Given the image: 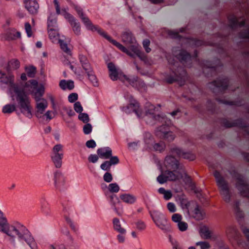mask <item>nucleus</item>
Instances as JSON below:
<instances>
[{
	"mask_svg": "<svg viewBox=\"0 0 249 249\" xmlns=\"http://www.w3.org/2000/svg\"><path fill=\"white\" fill-rule=\"evenodd\" d=\"M0 231L6 234L12 242L17 238L19 241L25 242L32 249H36V243L29 230L23 224L14 222L9 223L0 210Z\"/></svg>",
	"mask_w": 249,
	"mask_h": 249,
	"instance_id": "obj_1",
	"label": "nucleus"
},
{
	"mask_svg": "<svg viewBox=\"0 0 249 249\" xmlns=\"http://www.w3.org/2000/svg\"><path fill=\"white\" fill-rule=\"evenodd\" d=\"M0 82L9 85V92L13 101H16L21 112L29 118L32 117V107L30 104L28 97L24 90L19 88V84L14 83L15 76L9 73L8 74L0 72Z\"/></svg>",
	"mask_w": 249,
	"mask_h": 249,
	"instance_id": "obj_2",
	"label": "nucleus"
},
{
	"mask_svg": "<svg viewBox=\"0 0 249 249\" xmlns=\"http://www.w3.org/2000/svg\"><path fill=\"white\" fill-rule=\"evenodd\" d=\"M99 34L117 47L120 50L126 53L128 55L132 57L137 56L142 60L145 59V56L140 51V46H139L136 42L135 37H133L131 33L125 32L124 33L122 36V41L128 46V49L115 40L112 39L111 37L108 36L104 31V34Z\"/></svg>",
	"mask_w": 249,
	"mask_h": 249,
	"instance_id": "obj_3",
	"label": "nucleus"
},
{
	"mask_svg": "<svg viewBox=\"0 0 249 249\" xmlns=\"http://www.w3.org/2000/svg\"><path fill=\"white\" fill-rule=\"evenodd\" d=\"M128 101L129 104L122 107V111L125 113L130 114L135 112L138 117H143L145 115L149 116L150 118H153L154 117L155 107L153 105L148 104L147 107H148L149 109L144 113L140 108L139 104L131 96L129 97Z\"/></svg>",
	"mask_w": 249,
	"mask_h": 249,
	"instance_id": "obj_4",
	"label": "nucleus"
},
{
	"mask_svg": "<svg viewBox=\"0 0 249 249\" xmlns=\"http://www.w3.org/2000/svg\"><path fill=\"white\" fill-rule=\"evenodd\" d=\"M153 118L156 120L162 123H164L158 127L156 131V135L160 138H163L167 140L168 141H173L175 139V135L173 133L169 131V125L170 124V122L163 116L160 115H155Z\"/></svg>",
	"mask_w": 249,
	"mask_h": 249,
	"instance_id": "obj_5",
	"label": "nucleus"
},
{
	"mask_svg": "<svg viewBox=\"0 0 249 249\" xmlns=\"http://www.w3.org/2000/svg\"><path fill=\"white\" fill-rule=\"evenodd\" d=\"M213 175L216 179L220 194L225 201L229 202L230 200L231 195L228 184L218 172L215 171Z\"/></svg>",
	"mask_w": 249,
	"mask_h": 249,
	"instance_id": "obj_6",
	"label": "nucleus"
},
{
	"mask_svg": "<svg viewBox=\"0 0 249 249\" xmlns=\"http://www.w3.org/2000/svg\"><path fill=\"white\" fill-rule=\"evenodd\" d=\"M150 215L156 226L164 231L169 230V225L167 220L161 213L154 211L150 213Z\"/></svg>",
	"mask_w": 249,
	"mask_h": 249,
	"instance_id": "obj_7",
	"label": "nucleus"
},
{
	"mask_svg": "<svg viewBox=\"0 0 249 249\" xmlns=\"http://www.w3.org/2000/svg\"><path fill=\"white\" fill-rule=\"evenodd\" d=\"M63 156V145L60 144L54 145L53 148L51 157L55 167L59 168L61 167Z\"/></svg>",
	"mask_w": 249,
	"mask_h": 249,
	"instance_id": "obj_8",
	"label": "nucleus"
},
{
	"mask_svg": "<svg viewBox=\"0 0 249 249\" xmlns=\"http://www.w3.org/2000/svg\"><path fill=\"white\" fill-rule=\"evenodd\" d=\"M73 7L88 29L93 31H97L99 34H104V31L99 26L93 25L92 24L89 18L84 14L83 10L80 6L77 5H74Z\"/></svg>",
	"mask_w": 249,
	"mask_h": 249,
	"instance_id": "obj_9",
	"label": "nucleus"
},
{
	"mask_svg": "<svg viewBox=\"0 0 249 249\" xmlns=\"http://www.w3.org/2000/svg\"><path fill=\"white\" fill-rule=\"evenodd\" d=\"M109 77L113 81L116 80L119 78L126 85L129 84L133 87L136 86L137 83L138 82L137 77H133L132 78L128 77L124 74L119 73L117 70L109 71Z\"/></svg>",
	"mask_w": 249,
	"mask_h": 249,
	"instance_id": "obj_10",
	"label": "nucleus"
},
{
	"mask_svg": "<svg viewBox=\"0 0 249 249\" xmlns=\"http://www.w3.org/2000/svg\"><path fill=\"white\" fill-rule=\"evenodd\" d=\"M173 170V171H167L165 172L167 179L169 181H173L178 179L180 178H184V181L186 183H192L191 179L182 169Z\"/></svg>",
	"mask_w": 249,
	"mask_h": 249,
	"instance_id": "obj_11",
	"label": "nucleus"
},
{
	"mask_svg": "<svg viewBox=\"0 0 249 249\" xmlns=\"http://www.w3.org/2000/svg\"><path fill=\"white\" fill-rule=\"evenodd\" d=\"M234 178H236V187L244 196L249 197V185L242 175L235 173Z\"/></svg>",
	"mask_w": 249,
	"mask_h": 249,
	"instance_id": "obj_12",
	"label": "nucleus"
},
{
	"mask_svg": "<svg viewBox=\"0 0 249 249\" xmlns=\"http://www.w3.org/2000/svg\"><path fill=\"white\" fill-rule=\"evenodd\" d=\"M180 72L179 75H177L175 72H173V73L168 76L166 78V81L169 83H172L174 82H178V84L182 86L184 84L185 80L187 78L186 72L181 68L178 70V72Z\"/></svg>",
	"mask_w": 249,
	"mask_h": 249,
	"instance_id": "obj_13",
	"label": "nucleus"
},
{
	"mask_svg": "<svg viewBox=\"0 0 249 249\" xmlns=\"http://www.w3.org/2000/svg\"><path fill=\"white\" fill-rule=\"evenodd\" d=\"M226 233L228 238L231 243L235 240L239 246L244 248L245 249H249V248H247L246 246H244V244H242L241 242L238 234L236 229L233 227L227 228L226 231Z\"/></svg>",
	"mask_w": 249,
	"mask_h": 249,
	"instance_id": "obj_14",
	"label": "nucleus"
},
{
	"mask_svg": "<svg viewBox=\"0 0 249 249\" xmlns=\"http://www.w3.org/2000/svg\"><path fill=\"white\" fill-rule=\"evenodd\" d=\"M36 115L37 118H41L48 106L47 100L44 98L36 99Z\"/></svg>",
	"mask_w": 249,
	"mask_h": 249,
	"instance_id": "obj_15",
	"label": "nucleus"
},
{
	"mask_svg": "<svg viewBox=\"0 0 249 249\" xmlns=\"http://www.w3.org/2000/svg\"><path fill=\"white\" fill-rule=\"evenodd\" d=\"M54 182L55 187L57 190L63 191L67 187L66 178L60 172L55 173Z\"/></svg>",
	"mask_w": 249,
	"mask_h": 249,
	"instance_id": "obj_16",
	"label": "nucleus"
},
{
	"mask_svg": "<svg viewBox=\"0 0 249 249\" xmlns=\"http://www.w3.org/2000/svg\"><path fill=\"white\" fill-rule=\"evenodd\" d=\"M37 86V82L35 80H31L27 82L24 86L19 85V88L24 90L25 94L28 97V94H33ZM29 101L30 99L29 98Z\"/></svg>",
	"mask_w": 249,
	"mask_h": 249,
	"instance_id": "obj_17",
	"label": "nucleus"
},
{
	"mask_svg": "<svg viewBox=\"0 0 249 249\" xmlns=\"http://www.w3.org/2000/svg\"><path fill=\"white\" fill-rule=\"evenodd\" d=\"M24 4L27 11L33 15L36 14L39 9V4L36 0H24Z\"/></svg>",
	"mask_w": 249,
	"mask_h": 249,
	"instance_id": "obj_18",
	"label": "nucleus"
},
{
	"mask_svg": "<svg viewBox=\"0 0 249 249\" xmlns=\"http://www.w3.org/2000/svg\"><path fill=\"white\" fill-rule=\"evenodd\" d=\"M164 163L166 168L169 170L179 169L178 161L173 156L166 157Z\"/></svg>",
	"mask_w": 249,
	"mask_h": 249,
	"instance_id": "obj_19",
	"label": "nucleus"
},
{
	"mask_svg": "<svg viewBox=\"0 0 249 249\" xmlns=\"http://www.w3.org/2000/svg\"><path fill=\"white\" fill-rule=\"evenodd\" d=\"M172 153L173 155L190 160H193L196 158L194 154L190 152H184L181 149L177 147L172 150Z\"/></svg>",
	"mask_w": 249,
	"mask_h": 249,
	"instance_id": "obj_20",
	"label": "nucleus"
},
{
	"mask_svg": "<svg viewBox=\"0 0 249 249\" xmlns=\"http://www.w3.org/2000/svg\"><path fill=\"white\" fill-rule=\"evenodd\" d=\"M99 157L102 159H107L112 155V150L108 147H104L99 148L97 151Z\"/></svg>",
	"mask_w": 249,
	"mask_h": 249,
	"instance_id": "obj_21",
	"label": "nucleus"
},
{
	"mask_svg": "<svg viewBox=\"0 0 249 249\" xmlns=\"http://www.w3.org/2000/svg\"><path fill=\"white\" fill-rule=\"evenodd\" d=\"M21 37L20 33L14 29H10L7 32L6 36H2L4 39L15 40L20 38Z\"/></svg>",
	"mask_w": 249,
	"mask_h": 249,
	"instance_id": "obj_22",
	"label": "nucleus"
},
{
	"mask_svg": "<svg viewBox=\"0 0 249 249\" xmlns=\"http://www.w3.org/2000/svg\"><path fill=\"white\" fill-rule=\"evenodd\" d=\"M200 234L202 238L208 239L213 238V231L206 226H203L200 229Z\"/></svg>",
	"mask_w": 249,
	"mask_h": 249,
	"instance_id": "obj_23",
	"label": "nucleus"
},
{
	"mask_svg": "<svg viewBox=\"0 0 249 249\" xmlns=\"http://www.w3.org/2000/svg\"><path fill=\"white\" fill-rule=\"evenodd\" d=\"M48 34L50 39L53 43H57L60 40L59 35L58 33L57 28L48 29Z\"/></svg>",
	"mask_w": 249,
	"mask_h": 249,
	"instance_id": "obj_24",
	"label": "nucleus"
},
{
	"mask_svg": "<svg viewBox=\"0 0 249 249\" xmlns=\"http://www.w3.org/2000/svg\"><path fill=\"white\" fill-rule=\"evenodd\" d=\"M20 66L19 61L16 58L11 59L8 63L7 70L8 71L18 70Z\"/></svg>",
	"mask_w": 249,
	"mask_h": 249,
	"instance_id": "obj_25",
	"label": "nucleus"
},
{
	"mask_svg": "<svg viewBox=\"0 0 249 249\" xmlns=\"http://www.w3.org/2000/svg\"><path fill=\"white\" fill-rule=\"evenodd\" d=\"M120 198L124 202L132 204H133L136 200V197L129 194H123L120 195Z\"/></svg>",
	"mask_w": 249,
	"mask_h": 249,
	"instance_id": "obj_26",
	"label": "nucleus"
},
{
	"mask_svg": "<svg viewBox=\"0 0 249 249\" xmlns=\"http://www.w3.org/2000/svg\"><path fill=\"white\" fill-rule=\"evenodd\" d=\"M59 86L63 90H71L74 88V82L72 80H62L59 82Z\"/></svg>",
	"mask_w": 249,
	"mask_h": 249,
	"instance_id": "obj_27",
	"label": "nucleus"
},
{
	"mask_svg": "<svg viewBox=\"0 0 249 249\" xmlns=\"http://www.w3.org/2000/svg\"><path fill=\"white\" fill-rule=\"evenodd\" d=\"M177 58L183 64L186 62L189 61L191 57L190 55L185 51H180L178 54L177 55Z\"/></svg>",
	"mask_w": 249,
	"mask_h": 249,
	"instance_id": "obj_28",
	"label": "nucleus"
},
{
	"mask_svg": "<svg viewBox=\"0 0 249 249\" xmlns=\"http://www.w3.org/2000/svg\"><path fill=\"white\" fill-rule=\"evenodd\" d=\"M79 60L83 69L85 71H89V70L91 69L90 64L89 63L86 56L82 54L80 55Z\"/></svg>",
	"mask_w": 249,
	"mask_h": 249,
	"instance_id": "obj_29",
	"label": "nucleus"
},
{
	"mask_svg": "<svg viewBox=\"0 0 249 249\" xmlns=\"http://www.w3.org/2000/svg\"><path fill=\"white\" fill-rule=\"evenodd\" d=\"M110 202L113 207L114 211L117 213L119 215H121L122 213L119 212L117 208L116 204L120 203L119 198L115 195H112L109 196Z\"/></svg>",
	"mask_w": 249,
	"mask_h": 249,
	"instance_id": "obj_30",
	"label": "nucleus"
},
{
	"mask_svg": "<svg viewBox=\"0 0 249 249\" xmlns=\"http://www.w3.org/2000/svg\"><path fill=\"white\" fill-rule=\"evenodd\" d=\"M228 19L230 21V26L232 28H233L238 25H239L240 26H243L245 24V20H242L240 22H238V19L234 15L230 16L228 18Z\"/></svg>",
	"mask_w": 249,
	"mask_h": 249,
	"instance_id": "obj_31",
	"label": "nucleus"
},
{
	"mask_svg": "<svg viewBox=\"0 0 249 249\" xmlns=\"http://www.w3.org/2000/svg\"><path fill=\"white\" fill-rule=\"evenodd\" d=\"M112 224L113 230L117 232L126 230L122 226L121 222L118 218L115 217L112 219Z\"/></svg>",
	"mask_w": 249,
	"mask_h": 249,
	"instance_id": "obj_32",
	"label": "nucleus"
},
{
	"mask_svg": "<svg viewBox=\"0 0 249 249\" xmlns=\"http://www.w3.org/2000/svg\"><path fill=\"white\" fill-rule=\"evenodd\" d=\"M213 84L216 87L225 89L228 87V81L227 79H218L214 81Z\"/></svg>",
	"mask_w": 249,
	"mask_h": 249,
	"instance_id": "obj_33",
	"label": "nucleus"
},
{
	"mask_svg": "<svg viewBox=\"0 0 249 249\" xmlns=\"http://www.w3.org/2000/svg\"><path fill=\"white\" fill-rule=\"evenodd\" d=\"M45 91V88L43 86L41 85L39 87L37 86L36 89H35V92L33 93L35 100L36 99H41L40 97L43 96Z\"/></svg>",
	"mask_w": 249,
	"mask_h": 249,
	"instance_id": "obj_34",
	"label": "nucleus"
},
{
	"mask_svg": "<svg viewBox=\"0 0 249 249\" xmlns=\"http://www.w3.org/2000/svg\"><path fill=\"white\" fill-rule=\"evenodd\" d=\"M16 110V106L15 104H8L3 107L2 111L5 114H10Z\"/></svg>",
	"mask_w": 249,
	"mask_h": 249,
	"instance_id": "obj_35",
	"label": "nucleus"
},
{
	"mask_svg": "<svg viewBox=\"0 0 249 249\" xmlns=\"http://www.w3.org/2000/svg\"><path fill=\"white\" fill-rule=\"evenodd\" d=\"M60 44L61 49L66 53L70 54L71 52V47L70 45L65 42L63 40L60 39L58 41Z\"/></svg>",
	"mask_w": 249,
	"mask_h": 249,
	"instance_id": "obj_36",
	"label": "nucleus"
},
{
	"mask_svg": "<svg viewBox=\"0 0 249 249\" xmlns=\"http://www.w3.org/2000/svg\"><path fill=\"white\" fill-rule=\"evenodd\" d=\"M57 28L56 18L53 16H50L48 19V29Z\"/></svg>",
	"mask_w": 249,
	"mask_h": 249,
	"instance_id": "obj_37",
	"label": "nucleus"
},
{
	"mask_svg": "<svg viewBox=\"0 0 249 249\" xmlns=\"http://www.w3.org/2000/svg\"><path fill=\"white\" fill-rule=\"evenodd\" d=\"M87 73L91 83L94 86H97L98 85L97 79L96 76L93 74L92 70H89V71H86Z\"/></svg>",
	"mask_w": 249,
	"mask_h": 249,
	"instance_id": "obj_38",
	"label": "nucleus"
},
{
	"mask_svg": "<svg viewBox=\"0 0 249 249\" xmlns=\"http://www.w3.org/2000/svg\"><path fill=\"white\" fill-rule=\"evenodd\" d=\"M204 213L201 211L198 207L195 209L193 213V216L197 220H199L202 219L204 217Z\"/></svg>",
	"mask_w": 249,
	"mask_h": 249,
	"instance_id": "obj_39",
	"label": "nucleus"
},
{
	"mask_svg": "<svg viewBox=\"0 0 249 249\" xmlns=\"http://www.w3.org/2000/svg\"><path fill=\"white\" fill-rule=\"evenodd\" d=\"M25 70L30 77H33L36 73V68L33 66H26Z\"/></svg>",
	"mask_w": 249,
	"mask_h": 249,
	"instance_id": "obj_40",
	"label": "nucleus"
},
{
	"mask_svg": "<svg viewBox=\"0 0 249 249\" xmlns=\"http://www.w3.org/2000/svg\"><path fill=\"white\" fill-rule=\"evenodd\" d=\"M119 234L117 235V239L118 242L120 244H123L125 241V237L126 231H124L120 232H118Z\"/></svg>",
	"mask_w": 249,
	"mask_h": 249,
	"instance_id": "obj_41",
	"label": "nucleus"
},
{
	"mask_svg": "<svg viewBox=\"0 0 249 249\" xmlns=\"http://www.w3.org/2000/svg\"><path fill=\"white\" fill-rule=\"evenodd\" d=\"M61 14L62 15L64 18L69 21L70 24L73 23L76 20L73 16H72L70 13H67L65 10H62V13Z\"/></svg>",
	"mask_w": 249,
	"mask_h": 249,
	"instance_id": "obj_42",
	"label": "nucleus"
},
{
	"mask_svg": "<svg viewBox=\"0 0 249 249\" xmlns=\"http://www.w3.org/2000/svg\"><path fill=\"white\" fill-rule=\"evenodd\" d=\"M135 228L140 231H143L146 228L145 223L142 220H138L134 223Z\"/></svg>",
	"mask_w": 249,
	"mask_h": 249,
	"instance_id": "obj_43",
	"label": "nucleus"
},
{
	"mask_svg": "<svg viewBox=\"0 0 249 249\" xmlns=\"http://www.w3.org/2000/svg\"><path fill=\"white\" fill-rule=\"evenodd\" d=\"M108 189L111 193H117L120 190V187L116 183H113L109 184Z\"/></svg>",
	"mask_w": 249,
	"mask_h": 249,
	"instance_id": "obj_44",
	"label": "nucleus"
},
{
	"mask_svg": "<svg viewBox=\"0 0 249 249\" xmlns=\"http://www.w3.org/2000/svg\"><path fill=\"white\" fill-rule=\"evenodd\" d=\"M196 245L197 246H200L201 249H209L211 248L209 243L206 241L198 242Z\"/></svg>",
	"mask_w": 249,
	"mask_h": 249,
	"instance_id": "obj_45",
	"label": "nucleus"
},
{
	"mask_svg": "<svg viewBox=\"0 0 249 249\" xmlns=\"http://www.w3.org/2000/svg\"><path fill=\"white\" fill-rule=\"evenodd\" d=\"M153 147L155 150L161 152L164 149L165 145L163 142H160L159 143H155Z\"/></svg>",
	"mask_w": 249,
	"mask_h": 249,
	"instance_id": "obj_46",
	"label": "nucleus"
},
{
	"mask_svg": "<svg viewBox=\"0 0 249 249\" xmlns=\"http://www.w3.org/2000/svg\"><path fill=\"white\" fill-rule=\"evenodd\" d=\"M72 26V29L74 33L76 35H79L80 32V26L78 23L76 22V20L73 23L71 24Z\"/></svg>",
	"mask_w": 249,
	"mask_h": 249,
	"instance_id": "obj_47",
	"label": "nucleus"
},
{
	"mask_svg": "<svg viewBox=\"0 0 249 249\" xmlns=\"http://www.w3.org/2000/svg\"><path fill=\"white\" fill-rule=\"evenodd\" d=\"M178 227L179 231H184L188 229V224L184 221H180L178 224Z\"/></svg>",
	"mask_w": 249,
	"mask_h": 249,
	"instance_id": "obj_48",
	"label": "nucleus"
},
{
	"mask_svg": "<svg viewBox=\"0 0 249 249\" xmlns=\"http://www.w3.org/2000/svg\"><path fill=\"white\" fill-rule=\"evenodd\" d=\"M78 118L84 123H87L89 121V117L87 114L80 113L79 114Z\"/></svg>",
	"mask_w": 249,
	"mask_h": 249,
	"instance_id": "obj_49",
	"label": "nucleus"
},
{
	"mask_svg": "<svg viewBox=\"0 0 249 249\" xmlns=\"http://www.w3.org/2000/svg\"><path fill=\"white\" fill-rule=\"evenodd\" d=\"M182 217L181 215L179 213H175L172 216V220L173 222L177 223L178 224L181 221Z\"/></svg>",
	"mask_w": 249,
	"mask_h": 249,
	"instance_id": "obj_50",
	"label": "nucleus"
},
{
	"mask_svg": "<svg viewBox=\"0 0 249 249\" xmlns=\"http://www.w3.org/2000/svg\"><path fill=\"white\" fill-rule=\"evenodd\" d=\"M157 180L160 184H163L168 181V180L167 179L166 173L165 172L164 175L162 174L159 176L157 178Z\"/></svg>",
	"mask_w": 249,
	"mask_h": 249,
	"instance_id": "obj_51",
	"label": "nucleus"
},
{
	"mask_svg": "<svg viewBox=\"0 0 249 249\" xmlns=\"http://www.w3.org/2000/svg\"><path fill=\"white\" fill-rule=\"evenodd\" d=\"M150 42L149 39H145L143 41L142 44L143 47L146 53H148L150 52L151 49L149 47Z\"/></svg>",
	"mask_w": 249,
	"mask_h": 249,
	"instance_id": "obj_52",
	"label": "nucleus"
},
{
	"mask_svg": "<svg viewBox=\"0 0 249 249\" xmlns=\"http://www.w3.org/2000/svg\"><path fill=\"white\" fill-rule=\"evenodd\" d=\"M25 29L28 37H30L32 35V30L30 24L29 22L25 23Z\"/></svg>",
	"mask_w": 249,
	"mask_h": 249,
	"instance_id": "obj_53",
	"label": "nucleus"
},
{
	"mask_svg": "<svg viewBox=\"0 0 249 249\" xmlns=\"http://www.w3.org/2000/svg\"><path fill=\"white\" fill-rule=\"evenodd\" d=\"M92 131V126L89 124H87L83 127V131L85 134H89Z\"/></svg>",
	"mask_w": 249,
	"mask_h": 249,
	"instance_id": "obj_54",
	"label": "nucleus"
},
{
	"mask_svg": "<svg viewBox=\"0 0 249 249\" xmlns=\"http://www.w3.org/2000/svg\"><path fill=\"white\" fill-rule=\"evenodd\" d=\"M78 99V94L76 93H72L68 96V100L71 103H73Z\"/></svg>",
	"mask_w": 249,
	"mask_h": 249,
	"instance_id": "obj_55",
	"label": "nucleus"
},
{
	"mask_svg": "<svg viewBox=\"0 0 249 249\" xmlns=\"http://www.w3.org/2000/svg\"><path fill=\"white\" fill-rule=\"evenodd\" d=\"M74 109L78 113H81L83 111V107L79 102H76L74 105Z\"/></svg>",
	"mask_w": 249,
	"mask_h": 249,
	"instance_id": "obj_56",
	"label": "nucleus"
},
{
	"mask_svg": "<svg viewBox=\"0 0 249 249\" xmlns=\"http://www.w3.org/2000/svg\"><path fill=\"white\" fill-rule=\"evenodd\" d=\"M111 166L110 162L105 161L101 165V168L104 170H108L110 169Z\"/></svg>",
	"mask_w": 249,
	"mask_h": 249,
	"instance_id": "obj_57",
	"label": "nucleus"
},
{
	"mask_svg": "<svg viewBox=\"0 0 249 249\" xmlns=\"http://www.w3.org/2000/svg\"><path fill=\"white\" fill-rule=\"evenodd\" d=\"M104 180L107 182H110L112 180V176L110 173L107 172L104 175Z\"/></svg>",
	"mask_w": 249,
	"mask_h": 249,
	"instance_id": "obj_58",
	"label": "nucleus"
},
{
	"mask_svg": "<svg viewBox=\"0 0 249 249\" xmlns=\"http://www.w3.org/2000/svg\"><path fill=\"white\" fill-rule=\"evenodd\" d=\"M49 249H66L63 244H53L49 247Z\"/></svg>",
	"mask_w": 249,
	"mask_h": 249,
	"instance_id": "obj_59",
	"label": "nucleus"
},
{
	"mask_svg": "<svg viewBox=\"0 0 249 249\" xmlns=\"http://www.w3.org/2000/svg\"><path fill=\"white\" fill-rule=\"evenodd\" d=\"M167 209L171 213H174L176 211L175 205L172 202H169L167 205Z\"/></svg>",
	"mask_w": 249,
	"mask_h": 249,
	"instance_id": "obj_60",
	"label": "nucleus"
},
{
	"mask_svg": "<svg viewBox=\"0 0 249 249\" xmlns=\"http://www.w3.org/2000/svg\"><path fill=\"white\" fill-rule=\"evenodd\" d=\"M86 145L87 147L89 148H94L96 146V142L93 140H90L86 142Z\"/></svg>",
	"mask_w": 249,
	"mask_h": 249,
	"instance_id": "obj_61",
	"label": "nucleus"
},
{
	"mask_svg": "<svg viewBox=\"0 0 249 249\" xmlns=\"http://www.w3.org/2000/svg\"><path fill=\"white\" fill-rule=\"evenodd\" d=\"M235 212L237 217L242 218L243 217L244 214L240 210L237 203L236 204V206L235 207Z\"/></svg>",
	"mask_w": 249,
	"mask_h": 249,
	"instance_id": "obj_62",
	"label": "nucleus"
},
{
	"mask_svg": "<svg viewBox=\"0 0 249 249\" xmlns=\"http://www.w3.org/2000/svg\"><path fill=\"white\" fill-rule=\"evenodd\" d=\"M54 113L51 110H48L45 113H44L43 116H45L47 119L49 120L53 117Z\"/></svg>",
	"mask_w": 249,
	"mask_h": 249,
	"instance_id": "obj_63",
	"label": "nucleus"
},
{
	"mask_svg": "<svg viewBox=\"0 0 249 249\" xmlns=\"http://www.w3.org/2000/svg\"><path fill=\"white\" fill-rule=\"evenodd\" d=\"M173 249H181L178 243L175 240L170 239Z\"/></svg>",
	"mask_w": 249,
	"mask_h": 249,
	"instance_id": "obj_64",
	"label": "nucleus"
}]
</instances>
